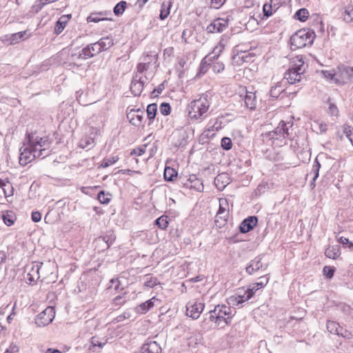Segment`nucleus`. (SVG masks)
Segmentation results:
<instances>
[{"instance_id":"55","label":"nucleus","mask_w":353,"mask_h":353,"mask_svg":"<svg viewBox=\"0 0 353 353\" xmlns=\"http://www.w3.org/2000/svg\"><path fill=\"white\" fill-rule=\"evenodd\" d=\"M338 336H341L344 339H350L353 338V334L351 332L343 330L341 327L340 328V330L339 332Z\"/></svg>"},{"instance_id":"34","label":"nucleus","mask_w":353,"mask_h":353,"mask_svg":"<svg viewBox=\"0 0 353 353\" xmlns=\"http://www.w3.org/2000/svg\"><path fill=\"white\" fill-rule=\"evenodd\" d=\"M157 111V105L156 103H151L149 104L147 107V116L148 119L149 120V125L151 124L152 122H153Z\"/></svg>"},{"instance_id":"57","label":"nucleus","mask_w":353,"mask_h":353,"mask_svg":"<svg viewBox=\"0 0 353 353\" xmlns=\"http://www.w3.org/2000/svg\"><path fill=\"white\" fill-rule=\"evenodd\" d=\"M224 65L221 62H216L212 65V70L215 73H220L224 70Z\"/></svg>"},{"instance_id":"11","label":"nucleus","mask_w":353,"mask_h":353,"mask_svg":"<svg viewBox=\"0 0 353 353\" xmlns=\"http://www.w3.org/2000/svg\"><path fill=\"white\" fill-rule=\"evenodd\" d=\"M204 309V303L200 300L190 301L186 305L187 316L197 319Z\"/></svg>"},{"instance_id":"62","label":"nucleus","mask_w":353,"mask_h":353,"mask_svg":"<svg viewBox=\"0 0 353 353\" xmlns=\"http://www.w3.org/2000/svg\"><path fill=\"white\" fill-rule=\"evenodd\" d=\"M19 351V347L16 345H10L9 348H8L4 353H17Z\"/></svg>"},{"instance_id":"20","label":"nucleus","mask_w":353,"mask_h":353,"mask_svg":"<svg viewBox=\"0 0 353 353\" xmlns=\"http://www.w3.org/2000/svg\"><path fill=\"white\" fill-rule=\"evenodd\" d=\"M229 204L227 199H219V208L216 214V218L226 221L228 217Z\"/></svg>"},{"instance_id":"63","label":"nucleus","mask_w":353,"mask_h":353,"mask_svg":"<svg viewBox=\"0 0 353 353\" xmlns=\"http://www.w3.org/2000/svg\"><path fill=\"white\" fill-rule=\"evenodd\" d=\"M329 110L332 115H337L338 108L334 103H330Z\"/></svg>"},{"instance_id":"8","label":"nucleus","mask_w":353,"mask_h":353,"mask_svg":"<svg viewBox=\"0 0 353 353\" xmlns=\"http://www.w3.org/2000/svg\"><path fill=\"white\" fill-rule=\"evenodd\" d=\"M150 79V77H140L139 74L138 75H134L130 85L132 93L134 96H140L144 86L148 85Z\"/></svg>"},{"instance_id":"48","label":"nucleus","mask_w":353,"mask_h":353,"mask_svg":"<svg viewBox=\"0 0 353 353\" xmlns=\"http://www.w3.org/2000/svg\"><path fill=\"white\" fill-rule=\"evenodd\" d=\"M157 285V279L153 278L150 275L145 276L144 285L152 288Z\"/></svg>"},{"instance_id":"7","label":"nucleus","mask_w":353,"mask_h":353,"mask_svg":"<svg viewBox=\"0 0 353 353\" xmlns=\"http://www.w3.org/2000/svg\"><path fill=\"white\" fill-rule=\"evenodd\" d=\"M256 292L255 286H250L247 290H239L233 296L228 299L230 305L237 306L248 300H250Z\"/></svg>"},{"instance_id":"26","label":"nucleus","mask_w":353,"mask_h":353,"mask_svg":"<svg viewBox=\"0 0 353 353\" xmlns=\"http://www.w3.org/2000/svg\"><path fill=\"white\" fill-rule=\"evenodd\" d=\"M327 257L332 259H336L341 254V249L339 245H330L325 252Z\"/></svg>"},{"instance_id":"40","label":"nucleus","mask_w":353,"mask_h":353,"mask_svg":"<svg viewBox=\"0 0 353 353\" xmlns=\"http://www.w3.org/2000/svg\"><path fill=\"white\" fill-rule=\"evenodd\" d=\"M149 68V62L140 63L137 66V72L134 75H138L139 74L140 77H149V75H146L145 72L148 70Z\"/></svg>"},{"instance_id":"49","label":"nucleus","mask_w":353,"mask_h":353,"mask_svg":"<svg viewBox=\"0 0 353 353\" xmlns=\"http://www.w3.org/2000/svg\"><path fill=\"white\" fill-rule=\"evenodd\" d=\"M101 12L91 14L90 16L88 17L87 21L88 22L98 23L99 21L106 20L105 18L101 17Z\"/></svg>"},{"instance_id":"42","label":"nucleus","mask_w":353,"mask_h":353,"mask_svg":"<svg viewBox=\"0 0 353 353\" xmlns=\"http://www.w3.org/2000/svg\"><path fill=\"white\" fill-rule=\"evenodd\" d=\"M224 48L225 44L223 43V40L222 39L219 41V44L214 48L213 51L210 53V54H212V58L216 59L219 57Z\"/></svg>"},{"instance_id":"46","label":"nucleus","mask_w":353,"mask_h":353,"mask_svg":"<svg viewBox=\"0 0 353 353\" xmlns=\"http://www.w3.org/2000/svg\"><path fill=\"white\" fill-rule=\"evenodd\" d=\"M259 280H260V281L253 283L252 285V286H255V288H256V291L260 288H263L268 284V283L269 281V277L267 275H264L263 276H261L259 278Z\"/></svg>"},{"instance_id":"3","label":"nucleus","mask_w":353,"mask_h":353,"mask_svg":"<svg viewBox=\"0 0 353 353\" xmlns=\"http://www.w3.org/2000/svg\"><path fill=\"white\" fill-rule=\"evenodd\" d=\"M306 68L303 56H296L292 59L290 68L284 74V79L290 84L300 82L304 78Z\"/></svg>"},{"instance_id":"53","label":"nucleus","mask_w":353,"mask_h":353,"mask_svg":"<svg viewBox=\"0 0 353 353\" xmlns=\"http://www.w3.org/2000/svg\"><path fill=\"white\" fill-rule=\"evenodd\" d=\"M232 141L230 138L228 137H223L222 139H221V147L225 150H229L232 148Z\"/></svg>"},{"instance_id":"37","label":"nucleus","mask_w":353,"mask_h":353,"mask_svg":"<svg viewBox=\"0 0 353 353\" xmlns=\"http://www.w3.org/2000/svg\"><path fill=\"white\" fill-rule=\"evenodd\" d=\"M27 34L26 31L23 32H19L17 33H14L10 35L9 40H10V44H14L18 43L21 40H23L25 39V37Z\"/></svg>"},{"instance_id":"45","label":"nucleus","mask_w":353,"mask_h":353,"mask_svg":"<svg viewBox=\"0 0 353 353\" xmlns=\"http://www.w3.org/2000/svg\"><path fill=\"white\" fill-rule=\"evenodd\" d=\"M97 199L102 204H108L111 200V195L104 191H101L98 193Z\"/></svg>"},{"instance_id":"44","label":"nucleus","mask_w":353,"mask_h":353,"mask_svg":"<svg viewBox=\"0 0 353 353\" xmlns=\"http://www.w3.org/2000/svg\"><path fill=\"white\" fill-rule=\"evenodd\" d=\"M119 160L118 156H113L108 158H105L101 165H99L100 168H108L110 165H113Z\"/></svg>"},{"instance_id":"38","label":"nucleus","mask_w":353,"mask_h":353,"mask_svg":"<svg viewBox=\"0 0 353 353\" xmlns=\"http://www.w3.org/2000/svg\"><path fill=\"white\" fill-rule=\"evenodd\" d=\"M309 17V12L306 8H301L294 14V19L301 21H305Z\"/></svg>"},{"instance_id":"28","label":"nucleus","mask_w":353,"mask_h":353,"mask_svg":"<svg viewBox=\"0 0 353 353\" xmlns=\"http://www.w3.org/2000/svg\"><path fill=\"white\" fill-rule=\"evenodd\" d=\"M172 6V1H165L161 3L159 18L161 20L166 19L170 12V8Z\"/></svg>"},{"instance_id":"29","label":"nucleus","mask_w":353,"mask_h":353,"mask_svg":"<svg viewBox=\"0 0 353 353\" xmlns=\"http://www.w3.org/2000/svg\"><path fill=\"white\" fill-rule=\"evenodd\" d=\"M214 59H215L212 58V54H210L207 55L205 57H204L201 60V62L200 63L199 74H204L205 73H206L209 68L210 62L212 61Z\"/></svg>"},{"instance_id":"47","label":"nucleus","mask_w":353,"mask_h":353,"mask_svg":"<svg viewBox=\"0 0 353 353\" xmlns=\"http://www.w3.org/2000/svg\"><path fill=\"white\" fill-rule=\"evenodd\" d=\"M321 168V164L318 160V158H316L313 166H312V172L314 174L313 181H315L316 179L319 177V170Z\"/></svg>"},{"instance_id":"1","label":"nucleus","mask_w":353,"mask_h":353,"mask_svg":"<svg viewBox=\"0 0 353 353\" xmlns=\"http://www.w3.org/2000/svg\"><path fill=\"white\" fill-rule=\"evenodd\" d=\"M50 141L48 137H40L36 133L28 135V143L20 148L19 163L26 165L36 158L49 155Z\"/></svg>"},{"instance_id":"60","label":"nucleus","mask_w":353,"mask_h":353,"mask_svg":"<svg viewBox=\"0 0 353 353\" xmlns=\"http://www.w3.org/2000/svg\"><path fill=\"white\" fill-rule=\"evenodd\" d=\"M31 219L33 222H39L41 219V214L38 211L32 212Z\"/></svg>"},{"instance_id":"36","label":"nucleus","mask_w":353,"mask_h":353,"mask_svg":"<svg viewBox=\"0 0 353 353\" xmlns=\"http://www.w3.org/2000/svg\"><path fill=\"white\" fill-rule=\"evenodd\" d=\"M164 179L168 181H172L177 176V172L172 168L166 167L164 170Z\"/></svg>"},{"instance_id":"50","label":"nucleus","mask_w":353,"mask_h":353,"mask_svg":"<svg viewBox=\"0 0 353 353\" xmlns=\"http://www.w3.org/2000/svg\"><path fill=\"white\" fill-rule=\"evenodd\" d=\"M156 224L159 226V228L163 230L165 229L168 225V221L167 220V216H161L158 218L156 221Z\"/></svg>"},{"instance_id":"35","label":"nucleus","mask_w":353,"mask_h":353,"mask_svg":"<svg viewBox=\"0 0 353 353\" xmlns=\"http://www.w3.org/2000/svg\"><path fill=\"white\" fill-rule=\"evenodd\" d=\"M343 17L347 23L353 22V5H348L345 7Z\"/></svg>"},{"instance_id":"10","label":"nucleus","mask_w":353,"mask_h":353,"mask_svg":"<svg viewBox=\"0 0 353 353\" xmlns=\"http://www.w3.org/2000/svg\"><path fill=\"white\" fill-rule=\"evenodd\" d=\"M292 126V125H290V123H286L283 121H281L279 125L270 132V139L282 141L283 139L289 137V130Z\"/></svg>"},{"instance_id":"22","label":"nucleus","mask_w":353,"mask_h":353,"mask_svg":"<svg viewBox=\"0 0 353 353\" xmlns=\"http://www.w3.org/2000/svg\"><path fill=\"white\" fill-rule=\"evenodd\" d=\"M1 190H3L5 198L8 203H12L13 200L14 188L12 184L6 179H1Z\"/></svg>"},{"instance_id":"41","label":"nucleus","mask_w":353,"mask_h":353,"mask_svg":"<svg viewBox=\"0 0 353 353\" xmlns=\"http://www.w3.org/2000/svg\"><path fill=\"white\" fill-rule=\"evenodd\" d=\"M116 237L114 235L113 232L111 231L108 232L103 237L99 239V241H103L106 244V248H108L110 247L111 245H112L113 242L114 241Z\"/></svg>"},{"instance_id":"17","label":"nucleus","mask_w":353,"mask_h":353,"mask_svg":"<svg viewBox=\"0 0 353 353\" xmlns=\"http://www.w3.org/2000/svg\"><path fill=\"white\" fill-rule=\"evenodd\" d=\"M183 186L188 189H193L198 192L203 190V182L201 179H198L195 174H191L189 178L183 183Z\"/></svg>"},{"instance_id":"58","label":"nucleus","mask_w":353,"mask_h":353,"mask_svg":"<svg viewBox=\"0 0 353 353\" xmlns=\"http://www.w3.org/2000/svg\"><path fill=\"white\" fill-rule=\"evenodd\" d=\"M334 269L330 266H325L323 268V274L327 278L331 279L334 276Z\"/></svg>"},{"instance_id":"64","label":"nucleus","mask_w":353,"mask_h":353,"mask_svg":"<svg viewBox=\"0 0 353 353\" xmlns=\"http://www.w3.org/2000/svg\"><path fill=\"white\" fill-rule=\"evenodd\" d=\"M122 299H123L122 296H117V297H115V299L114 300V304L116 305L123 304L125 301V300H122Z\"/></svg>"},{"instance_id":"30","label":"nucleus","mask_w":353,"mask_h":353,"mask_svg":"<svg viewBox=\"0 0 353 353\" xmlns=\"http://www.w3.org/2000/svg\"><path fill=\"white\" fill-rule=\"evenodd\" d=\"M1 219L6 225L10 226L14 223L17 217L13 211H6L1 215Z\"/></svg>"},{"instance_id":"52","label":"nucleus","mask_w":353,"mask_h":353,"mask_svg":"<svg viewBox=\"0 0 353 353\" xmlns=\"http://www.w3.org/2000/svg\"><path fill=\"white\" fill-rule=\"evenodd\" d=\"M171 107L168 103H163L159 107V111L163 115H168L170 113Z\"/></svg>"},{"instance_id":"51","label":"nucleus","mask_w":353,"mask_h":353,"mask_svg":"<svg viewBox=\"0 0 353 353\" xmlns=\"http://www.w3.org/2000/svg\"><path fill=\"white\" fill-rule=\"evenodd\" d=\"M94 143V139L91 137H85L80 141L79 146L82 148H85L92 145Z\"/></svg>"},{"instance_id":"61","label":"nucleus","mask_w":353,"mask_h":353,"mask_svg":"<svg viewBox=\"0 0 353 353\" xmlns=\"http://www.w3.org/2000/svg\"><path fill=\"white\" fill-rule=\"evenodd\" d=\"M343 131H344V133L345 134L346 137L350 141V139H352V137H353V128H352L350 126L345 127Z\"/></svg>"},{"instance_id":"4","label":"nucleus","mask_w":353,"mask_h":353,"mask_svg":"<svg viewBox=\"0 0 353 353\" xmlns=\"http://www.w3.org/2000/svg\"><path fill=\"white\" fill-rule=\"evenodd\" d=\"M210 103L207 94L201 95L199 99L191 101L187 107L188 116L191 119H203L209 110Z\"/></svg>"},{"instance_id":"54","label":"nucleus","mask_w":353,"mask_h":353,"mask_svg":"<svg viewBox=\"0 0 353 353\" xmlns=\"http://www.w3.org/2000/svg\"><path fill=\"white\" fill-rule=\"evenodd\" d=\"M79 51L80 52L81 57L83 58L84 60L93 57V54L90 52V50L88 48V46L85 47L81 50H79Z\"/></svg>"},{"instance_id":"27","label":"nucleus","mask_w":353,"mask_h":353,"mask_svg":"<svg viewBox=\"0 0 353 353\" xmlns=\"http://www.w3.org/2000/svg\"><path fill=\"white\" fill-rule=\"evenodd\" d=\"M311 128L317 134H322L327 130V124L321 120L314 121L311 124Z\"/></svg>"},{"instance_id":"21","label":"nucleus","mask_w":353,"mask_h":353,"mask_svg":"<svg viewBox=\"0 0 353 353\" xmlns=\"http://www.w3.org/2000/svg\"><path fill=\"white\" fill-rule=\"evenodd\" d=\"M258 219L256 216H252L244 219L239 227L240 231L242 233H247L252 230L256 225Z\"/></svg>"},{"instance_id":"23","label":"nucleus","mask_w":353,"mask_h":353,"mask_svg":"<svg viewBox=\"0 0 353 353\" xmlns=\"http://www.w3.org/2000/svg\"><path fill=\"white\" fill-rule=\"evenodd\" d=\"M230 183V177L225 173L219 174L214 179V185L219 190H223Z\"/></svg>"},{"instance_id":"13","label":"nucleus","mask_w":353,"mask_h":353,"mask_svg":"<svg viewBox=\"0 0 353 353\" xmlns=\"http://www.w3.org/2000/svg\"><path fill=\"white\" fill-rule=\"evenodd\" d=\"M263 255L260 254L256 256L254 259L250 261L249 264L245 268V272L249 275H252L261 269L266 270L268 264L262 263Z\"/></svg>"},{"instance_id":"32","label":"nucleus","mask_w":353,"mask_h":353,"mask_svg":"<svg viewBox=\"0 0 353 353\" xmlns=\"http://www.w3.org/2000/svg\"><path fill=\"white\" fill-rule=\"evenodd\" d=\"M285 90V88L281 82H278L275 85L272 86L270 90L271 97L276 99Z\"/></svg>"},{"instance_id":"9","label":"nucleus","mask_w":353,"mask_h":353,"mask_svg":"<svg viewBox=\"0 0 353 353\" xmlns=\"http://www.w3.org/2000/svg\"><path fill=\"white\" fill-rule=\"evenodd\" d=\"M55 316V311L53 307L48 306L39 313L36 319L35 323L39 327H44L50 323Z\"/></svg>"},{"instance_id":"2","label":"nucleus","mask_w":353,"mask_h":353,"mask_svg":"<svg viewBox=\"0 0 353 353\" xmlns=\"http://www.w3.org/2000/svg\"><path fill=\"white\" fill-rule=\"evenodd\" d=\"M235 313L236 311L232 309L229 303L228 305L219 304L209 311V319L214 323L216 326L224 327L231 323Z\"/></svg>"},{"instance_id":"15","label":"nucleus","mask_w":353,"mask_h":353,"mask_svg":"<svg viewBox=\"0 0 353 353\" xmlns=\"http://www.w3.org/2000/svg\"><path fill=\"white\" fill-rule=\"evenodd\" d=\"M339 79L338 81L341 83H345L353 79V66L341 65L338 67Z\"/></svg>"},{"instance_id":"39","label":"nucleus","mask_w":353,"mask_h":353,"mask_svg":"<svg viewBox=\"0 0 353 353\" xmlns=\"http://www.w3.org/2000/svg\"><path fill=\"white\" fill-rule=\"evenodd\" d=\"M327 330L331 334L338 335L341 326L335 321H327L326 324Z\"/></svg>"},{"instance_id":"31","label":"nucleus","mask_w":353,"mask_h":353,"mask_svg":"<svg viewBox=\"0 0 353 353\" xmlns=\"http://www.w3.org/2000/svg\"><path fill=\"white\" fill-rule=\"evenodd\" d=\"M98 47H100L101 52L107 50L113 46V39L110 37H104L97 42Z\"/></svg>"},{"instance_id":"16","label":"nucleus","mask_w":353,"mask_h":353,"mask_svg":"<svg viewBox=\"0 0 353 353\" xmlns=\"http://www.w3.org/2000/svg\"><path fill=\"white\" fill-rule=\"evenodd\" d=\"M42 265L43 263L39 262H33L30 265H28V267H31L27 274V279L30 284L36 282L40 278V270Z\"/></svg>"},{"instance_id":"25","label":"nucleus","mask_w":353,"mask_h":353,"mask_svg":"<svg viewBox=\"0 0 353 353\" xmlns=\"http://www.w3.org/2000/svg\"><path fill=\"white\" fill-rule=\"evenodd\" d=\"M245 105L251 109L254 110L256 108V95L254 92H246L244 97Z\"/></svg>"},{"instance_id":"43","label":"nucleus","mask_w":353,"mask_h":353,"mask_svg":"<svg viewBox=\"0 0 353 353\" xmlns=\"http://www.w3.org/2000/svg\"><path fill=\"white\" fill-rule=\"evenodd\" d=\"M127 3L125 1L119 2L113 9L114 14L117 16L121 15L124 12Z\"/></svg>"},{"instance_id":"24","label":"nucleus","mask_w":353,"mask_h":353,"mask_svg":"<svg viewBox=\"0 0 353 353\" xmlns=\"http://www.w3.org/2000/svg\"><path fill=\"white\" fill-rule=\"evenodd\" d=\"M70 19L71 14H63L59 19L54 27V32L57 34H59L62 32Z\"/></svg>"},{"instance_id":"12","label":"nucleus","mask_w":353,"mask_h":353,"mask_svg":"<svg viewBox=\"0 0 353 353\" xmlns=\"http://www.w3.org/2000/svg\"><path fill=\"white\" fill-rule=\"evenodd\" d=\"M228 20L224 18H217L213 20L206 28L208 33H221L228 28Z\"/></svg>"},{"instance_id":"18","label":"nucleus","mask_w":353,"mask_h":353,"mask_svg":"<svg viewBox=\"0 0 353 353\" xmlns=\"http://www.w3.org/2000/svg\"><path fill=\"white\" fill-rule=\"evenodd\" d=\"M141 353H161V347L157 341L148 339L141 347Z\"/></svg>"},{"instance_id":"19","label":"nucleus","mask_w":353,"mask_h":353,"mask_svg":"<svg viewBox=\"0 0 353 353\" xmlns=\"http://www.w3.org/2000/svg\"><path fill=\"white\" fill-rule=\"evenodd\" d=\"M160 300L156 299L154 296L141 303L136 307V311L139 314H145L148 310L152 308L155 305L160 303Z\"/></svg>"},{"instance_id":"6","label":"nucleus","mask_w":353,"mask_h":353,"mask_svg":"<svg viewBox=\"0 0 353 353\" xmlns=\"http://www.w3.org/2000/svg\"><path fill=\"white\" fill-rule=\"evenodd\" d=\"M84 61L79 50H72L68 58L67 62L65 63V67L74 72L79 73L85 70L84 64L83 63Z\"/></svg>"},{"instance_id":"5","label":"nucleus","mask_w":353,"mask_h":353,"mask_svg":"<svg viewBox=\"0 0 353 353\" xmlns=\"http://www.w3.org/2000/svg\"><path fill=\"white\" fill-rule=\"evenodd\" d=\"M314 39V32L302 29L297 31L290 37L291 46L294 50L302 48L311 45Z\"/></svg>"},{"instance_id":"56","label":"nucleus","mask_w":353,"mask_h":353,"mask_svg":"<svg viewBox=\"0 0 353 353\" xmlns=\"http://www.w3.org/2000/svg\"><path fill=\"white\" fill-rule=\"evenodd\" d=\"M90 50V52L93 54V57L101 52L100 47H98L97 42L87 46Z\"/></svg>"},{"instance_id":"14","label":"nucleus","mask_w":353,"mask_h":353,"mask_svg":"<svg viewBox=\"0 0 353 353\" xmlns=\"http://www.w3.org/2000/svg\"><path fill=\"white\" fill-rule=\"evenodd\" d=\"M144 114V111L139 108L131 109L127 112V119L132 125L139 127L142 124Z\"/></svg>"},{"instance_id":"59","label":"nucleus","mask_w":353,"mask_h":353,"mask_svg":"<svg viewBox=\"0 0 353 353\" xmlns=\"http://www.w3.org/2000/svg\"><path fill=\"white\" fill-rule=\"evenodd\" d=\"M225 0H211V6L214 9H219L225 3Z\"/></svg>"},{"instance_id":"33","label":"nucleus","mask_w":353,"mask_h":353,"mask_svg":"<svg viewBox=\"0 0 353 353\" xmlns=\"http://www.w3.org/2000/svg\"><path fill=\"white\" fill-rule=\"evenodd\" d=\"M321 75L327 81H335L336 82L340 83L339 81L337 80L339 79V69L337 68V71L334 72L333 70H322L321 72Z\"/></svg>"}]
</instances>
